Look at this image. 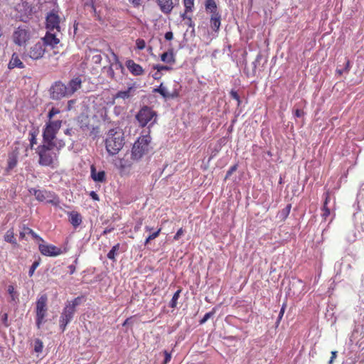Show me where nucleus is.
I'll list each match as a JSON object with an SVG mask.
<instances>
[{
    "mask_svg": "<svg viewBox=\"0 0 364 364\" xmlns=\"http://www.w3.org/2000/svg\"><path fill=\"white\" fill-rule=\"evenodd\" d=\"M90 53L92 54L91 60L93 63L100 65L102 63V57L100 53L99 50L93 49L90 50Z\"/></svg>",
    "mask_w": 364,
    "mask_h": 364,
    "instance_id": "obj_29",
    "label": "nucleus"
},
{
    "mask_svg": "<svg viewBox=\"0 0 364 364\" xmlns=\"http://www.w3.org/2000/svg\"><path fill=\"white\" fill-rule=\"evenodd\" d=\"M69 222L75 228H77L82 221V218L80 213L77 211H71L68 213Z\"/></svg>",
    "mask_w": 364,
    "mask_h": 364,
    "instance_id": "obj_20",
    "label": "nucleus"
},
{
    "mask_svg": "<svg viewBox=\"0 0 364 364\" xmlns=\"http://www.w3.org/2000/svg\"><path fill=\"white\" fill-rule=\"evenodd\" d=\"M124 144V134L121 130L110 129L105 139V146L111 155L117 154Z\"/></svg>",
    "mask_w": 364,
    "mask_h": 364,
    "instance_id": "obj_3",
    "label": "nucleus"
},
{
    "mask_svg": "<svg viewBox=\"0 0 364 364\" xmlns=\"http://www.w3.org/2000/svg\"><path fill=\"white\" fill-rule=\"evenodd\" d=\"M60 23V18L57 12L52 11L48 14L46 18V28L47 31L61 33Z\"/></svg>",
    "mask_w": 364,
    "mask_h": 364,
    "instance_id": "obj_10",
    "label": "nucleus"
},
{
    "mask_svg": "<svg viewBox=\"0 0 364 364\" xmlns=\"http://www.w3.org/2000/svg\"><path fill=\"white\" fill-rule=\"evenodd\" d=\"M40 261H41V259H39L38 260L33 262V263L31 266L29 272H28V275L30 277H32L33 275L35 270L40 265Z\"/></svg>",
    "mask_w": 364,
    "mask_h": 364,
    "instance_id": "obj_42",
    "label": "nucleus"
},
{
    "mask_svg": "<svg viewBox=\"0 0 364 364\" xmlns=\"http://www.w3.org/2000/svg\"><path fill=\"white\" fill-rule=\"evenodd\" d=\"M68 269L70 270V274H73L75 272V266L73 264H70L68 266Z\"/></svg>",
    "mask_w": 364,
    "mask_h": 364,
    "instance_id": "obj_59",
    "label": "nucleus"
},
{
    "mask_svg": "<svg viewBox=\"0 0 364 364\" xmlns=\"http://www.w3.org/2000/svg\"><path fill=\"white\" fill-rule=\"evenodd\" d=\"M126 66L129 71L134 76L142 75L144 73L143 68L133 60H127L126 61Z\"/></svg>",
    "mask_w": 364,
    "mask_h": 364,
    "instance_id": "obj_15",
    "label": "nucleus"
},
{
    "mask_svg": "<svg viewBox=\"0 0 364 364\" xmlns=\"http://www.w3.org/2000/svg\"><path fill=\"white\" fill-rule=\"evenodd\" d=\"M205 9L211 14H218L217 4L215 0H206L205 4Z\"/></svg>",
    "mask_w": 364,
    "mask_h": 364,
    "instance_id": "obj_27",
    "label": "nucleus"
},
{
    "mask_svg": "<svg viewBox=\"0 0 364 364\" xmlns=\"http://www.w3.org/2000/svg\"><path fill=\"white\" fill-rule=\"evenodd\" d=\"M304 115V112L301 109H296L294 112V116L296 117H301Z\"/></svg>",
    "mask_w": 364,
    "mask_h": 364,
    "instance_id": "obj_53",
    "label": "nucleus"
},
{
    "mask_svg": "<svg viewBox=\"0 0 364 364\" xmlns=\"http://www.w3.org/2000/svg\"><path fill=\"white\" fill-rule=\"evenodd\" d=\"M151 136L149 134L139 136L134 142L132 149V159L140 160L150 150Z\"/></svg>",
    "mask_w": 364,
    "mask_h": 364,
    "instance_id": "obj_4",
    "label": "nucleus"
},
{
    "mask_svg": "<svg viewBox=\"0 0 364 364\" xmlns=\"http://www.w3.org/2000/svg\"><path fill=\"white\" fill-rule=\"evenodd\" d=\"M46 49L44 43L41 41L25 48L22 54L23 59H31L32 60H38L43 58Z\"/></svg>",
    "mask_w": 364,
    "mask_h": 364,
    "instance_id": "obj_6",
    "label": "nucleus"
},
{
    "mask_svg": "<svg viewBox=\"0 0 364 364\" xmlns=\"http://www.w3.org/2000/svg\"><path fill=\"white\" fill-rule=\"evenodd\" d=\"M286 307H287V304L284 303L282 306V308H281V310L279 311V316H278V318H277V323H278L280 322V321L282 320V317L284 316Z\"/></svg>",
    "mask_w": 364,
    "mask_h": 364,
    "instance_id": "obj_46",
    "label": "nucleus"
},
{
    "mask_svg": "<svg viewBox=\"0 0 364 364\" xmlns=\"http://www.w3.org/2000/svg\"><path fill=\"white\" fill-rule=\"evenodd\" d=\"M321 211H322L321 218H323V220H326L328 217L331 214L330 209L328 208V207L327 205H323V207L321 208Z\"/></svg>",
    "mask_w": 364,
    "mask_h": 364,
    "instance_id": "obj_39",
    "label": "nucleus"
},
{
    "mask_svg": "<svg viewBox=\"0 0 364 364\" xmlns=\"http://www.w3.org/2000/svg\"><path fill=\"white\" fill-rule=\"evenodd\" d=\"M134 7H139L141 4V0H128Z\"/></svg>",
    "mask_w": 364,
    "mask_h": 364,
    "instance_id": "obj_51",
    "label": "nucleus"
},
{
    "mask_svg": "<svg viewBox=\"0 0 364 364\" xmlns=\"http://www.w3.org/2000/svg\"><path fill=\"white\" fill-rule=\"evenodd\" d=\"M38 249L43 255L47 257H56L65 252V250L50 244H40Z\"/></svg>",
    "mask_w": 364,
    "mask_h": 364,
    "instance_id": "obj_13",
    "label": "nucleus"
},
{
    "mask_svg": "<svg viewBox=\"0 0 364 364\" xmlns=\"http://www.w3.org/2000/svg\"><path fill=\"white\" fill-rule=\"evenodd\" d=\"M173 38V34L171 31H168L165 33V38L167 41H171Z\"/></svg>",
    "mask_w": 364,
    "mask_h": 364,
    "instance_id": "obj_55",
    "label": "nucleus"
},
{
    "mask_svg": "<svg viewBox=\"0 0 364 364\" xmlns=\"http://www.w3.org/2000/svg\"><path fill=\"white\" fill-rule=\"evenodd\" d=\"M90 1L91 7H92L93 11L95 13L96 12V8H95V1L96 0H90Z\"/></svg>",
    "mask_w": 364,
    "mask_h": 364,
    "instance_id": "obj_62",
    "label": "nucleus"
},
{
    "mask_svg": "<svg viewBox=\"0 0 364 364\" xmlns=\"http://www.w3.org/2000/svg\"><path fill=\"white\" fill-rule=\"evenodd\" d=\"M183 4L185 6V13L181 15V17L185 19L186 18V14L193 11L194 0H183Z\"/></svg>",
    "mask_w": 364,
    "mask_h": 364,
    "instance_id": "obj_30",
    "label": "nucleus"
},
{
    "mask_svg": "<svg viewBox=\"0 0 364 364\" xmlns=\"http://www.w3.org/2000/svg\"><path fill=\"white\" fill-rule=\"evenodd\" d=\"M7 321H8V314H4L2 316V321L6 327L9 326V323H8Z\"/></svg>",
    "mask_w": 364,
    "mask_h": 364,
    "instance_id": "obj_56",
    "label": "nucleus"
},
{
    "mask_svg": "<svg viewBox=\"0 0 364 364\" xmlns=\"http://www.w3.org/2000/svg\"><path fill=\"white\" fill-rule=\"evenodd\" d=\"M16 68L22 69L25 68V65L21 61L18 54L16 53H14L8 64V68L12 70Z\"/></svg>",
    "mask_w": 364,
    "mask_h": 364,
    "instance_id": "obj_19",
    "label": "nucleus"
},
{
    "mask_svg": "<svg viewBox=\"0 0 364 364\" xmlns=\"http://www.w3.org/2000/svg\"><path fill=\"white\" fill-rule=\"evenodd\" d=\"M18 164V157L15 154H11L9 155L7 159V166L5 169L6 172L9 173L11 170H13Z\"/></svg>",
    "mask_w": 364,
    "mask_h": 364,
    "instance_id": "obj_25",
    "label": "nucleus"
},
{
    "mask_svg": "<svg viewBox=\"0 0 364 364\" xmlns=\"http://www.w3.org/2000/svg\"><path fill=\"white\" fill-rule=\"evenodd\" d=\"M237 169V164H235V165L232 166L229 168V170L227 171V173L225 177V180H227L232 174V173L235 172Z\"/></svg>",
    "mask_w": 364,
    "mask_h": 364,
    "instance_id": "obj_45",
    "label": "nucleus"
},
{
    "mask_svg": "<svg viewBox=\"0 0 364 364\" xmlns=\"http://www.w3.org/2000/svg\"><path fill=\"white\" fill-rule=\"evenodd\" d=\"M29 141H30V148L32 149L33 146L37 144V135L38 132L36 130L31 131L29 132Z\"/></svg>",
    "mask_w": 364,
    "mask_h": 364,
    "instance_id": "obj_34",
    "label": "nucleus"
},
{
    "mask_svg": "<svg viewBox=\"0 0 364 364\" xmlns=\"http://www.w3.org/2000/svg\"><path fill=\"white\" fill-rule=\"evenodd\" d=\"M154 92L159 93L164 98H168L170 97L169 94L166 91V87L163 86L162 83L160 85L159 87L155 88L154 90Z\"/></svg>",
    "mask_w": 364,
    "mask_h": 364,
    "instance_id": "obj_35",
    "label": "nucleus"
},
{
    "mask_svg": "<svg viewBox=\"0 0 364 364\" xmlns=\"http://www.w3.org/2000/svg\"><path fill=\"white\" fill-rule=\"evenodd\" d=\"M154 69L157 70V71H159V72H161L163 70H170L171 69V68L168 65H156L154 67Z\"/></svg>",
    "mask_w": 364,
    "mask_h": 364,
    "instance_id": "obj_47",
    "label": "nucleus"
},
{
    "mask_svg": "<svg viewBox=\"0 0 364 364\" xmlns=\"http://www.w3.org/2000/svg\"><path fill=\"white\" fill-rule=\"evenodd\" d=\"M90 176L95 182L104 183L106 181V173L105 171L97 172L95 165L90 166Z\"/></svg>",
    "mask_w": 364,
    "mask_h": 364,
    "instance_id": "obj_18",
    "label": "nucleus"
},
{
    "mask_svg": "<svg viewBox=\"0 0 364 364\" xmlns=\"http://www.w3.org/2000/svg\"><path fill=\"white\" fill-rule=\"evenodd\" d=\"M344 69L343 70H341V69H337L336 70V73L339 75H341L343 73H344Z\"/></svg>",
    "mask_w": 364,
    "mask_h": 364,
    "instance_id": "obj_63",
    "label": "nucleus"
},
{
    "mask_svg": "<svg viewBox=\"0 0 364 364\" xmlns=\"http://www.w3.org/2000/svg\"><path fill=\"white\" fill-rule=\"evenodd\" d=\"M336 357H337V351H336V350L332 351L331 358L328 361V364H333L334 362V360L336 358Z\"/></svg>",
    "mask_w": 364,
    "mask_h": 364,
    "instance_id": "obj_52",
    "label": "nucleus"
},
{
    "mask_svg": "<svg viewBox=\"0 0 364 364\" xmlns=\"http://www.w3.org/2000/svg\"><path fill=\"white\" fill-rule=\"evenodd\" d=\"M4 240L14 245H17V242L14 237V232L13 228H11L6 231L4 235Z\"/></svg>",
    "mask_w": 364,
    "mask_h": 364,
    "instance_id": "obj_28",
    "label": "nucleus"
},
{
    "mask_svg": "<svg viewBox=\"0 0 364 364\" xmlns=\"http://www.w3.org/2000/svg\"><path fill=\"white\" fill-rule=\"evenodd\" d=\"M108 74H109V76L112 78V79H114V70L112 68V65H111L109 68V70H108Z\"/></svg>",
    "mask_w": 364,
    "mask_h": 364,
    "instance_id": "obj_58",
    "label": "nucleus"
},
{
    "mask_svg": "<svg viewBox=\"0 0 364 364\" xmlns=\"http://www.w3.org/2000/svg\"><path fill=\"white\" fill-rule=\"evenodd\" d=\"M81 84L82 80L80 77L73 78L69 82L68 85L67 87L68 89L70 96H71L81 87Z\"/></svg>",
    "mask_w": 364,
    "mask_h": 364,
    "instance_id": "obj_23",
    "label": "nucleus"
},
{
    "mask_svg": "<svg viewBox=\"0 0 364 364\" xmlns=\"http://www.w3.org/2000/svg\"><path fill=\"white\" fill-rule=\"evenodd\" d=\"M215 314V310L213 309L211 311L206 313L203 318L200 321V324L205 323L210 317Z\"/></svg>",
    "mask_w": 364,
    "mask_h": 364,
    "instance_id": "obj_41",
    "label": "nucleus"
},
{
    "mask_svg": "<svg viewBox=\"0 0 364 364\" xmlns=\"http://www.w3.org/2000/svg\"><path fill=\"white\" fill-rule=\"evenodd\" d=\"M135 91L136 86L134 85H132V86H129L126 90H121L117 92L114 95V99H129L134 95Z\"/></svg>",
    "mask_w": 364,
    "mask_h": 364,
    "instance_id": "obj_17",
    "label": "nucleus"
},
{
    "mask_svg": "<svg viewBox=\"0 0 364 364\" xmlns=\"http://www.w3.org/2000/svg\"><path fill=\"white\" fill-rule=\"evenodd\" d=\"M119 247H120L119 243H117L115 245H114L112 247V249L109 250V252L107 253V258L112 261H115V256L117 255V252L119 250Z\"/></svg>",
    "mask_w": 364,
    "mask_h": 364,
    "instance_id": "obj_31",
    "label": "nucleus"
},
{
    "mask_svg": "<svg viewBox=\"0 0 364 364\" xmlns=\"http://www.w3.org/2000/svg\"><path fill=\"white\" fill-rule=\"evenodd\" d=\"M28 191L31 194L34 195L36 200H38V201L43 202L46 199L47 192L45 191H41L31 188L28 190Z\"/></svg>",
    "mask_w": 364,
    "mask_h": 364,
    "instance_id": "obj_26",
    "label": "nucleus"
},
{
    "mask_svg": "<svg viewBox=\"0 0 364 364\" xmlns=\"http://www.w3.org/2000/svg\"><path fill=\"white\" fill-rule=\"evenodd\" d=\"M291 205L288 204L284 208L279 211L278 217L281 219V220H284L288 217L291 210Z\"/></svg>",
    "mask_w": 364,
    "mask_h": 364,
    "instance_id": "obj_32",
    "label": "nucleus"
},
{
    "mask_svg": "<svg viewBox=\"0 0 364 364\" xmlns=\"http://www.w3.org/2000/svg\"><path fill=\"white\" fill-rule=\"evenodd\" d=\"M70 97L67 85L61 82H56L50 88V97L53 100H60Z\"/></svg>",
    "mask_w": 364,
    "mask_h": 364,
    "instance_id": "obj_11",
    "label": "nucleus"
},
{
    "mask_svg": "<svg viewBox=\"0 0 364 364\" xmlns=\"http://www.w3.org/2000/svg\"><path fill=\"white\" fill-rule=\"evenodd\" d=\"M323 196H324V201H323V205L328 206V204L331 200L329 191H326V192L323 194Z\"/></svg>",
    "mask_w": 364,
    "mask_h": 364,
    "instance_id": "obj_48",
    "label": "nucleus"
},
{
    "mask_svg": "<svg viewBox=\"0 0 364 364\" xmlns=\"http://www.w3.org/2000/svg\"><path fill=\"white\" fill-rule=\"evenodd\" d=\"M161 231V228H159L156 231L150 234L145 240L144 245H146L151 240L156 238Z\"/></svg>",
    "mask_w": 364,
    "mask_h": 364,
    "instance_id": "obj_36",
    "label": "nucleus"
},
{
    "mask_svg": "<svg viewBox=\"0 0 364 364\" xmlns=\"http://www.w3.org/2000/svg\"><path fill=\"white\" fill-rule=\"evenodd\" d=\"M90 197L94 200H99V196L95 192V191H91L90 193Z\"/></svg>",
    "mask_w": 364,
    "mask_h": 364,
    "instance_id": "obj_57",
    "label": "nucleus"
},
{
    "mask_svg": "<svg viewBox=\"0 0 364 364\" xmlns=\"http://www.w3.org/2000/svg\"><path fill=\"white\" fill-rule=\"evenodd\" d=\"M145 230H146V231H151V230H152V228H150L149 226H146L145 227Z\"/></svg>",
    "mask_w": 364,
    "mask_h": 364,
    "instance_id": "obj_64",
    "label": "nucleus"
},
{
    "mask_svg": "<svg viewBox=\"0 0 364 364\" xmlns=\"http://www.w3.org/2000/svg\"><path fill=\"white\" fill-rule=\"evenodd\" d=\"M8 292L10 294L12 301H15L18 298V294L15 291L14 286L9 285L8 287Z\"/></svg>",
    "mask_w": 364,
    "mask_h": 364,
    "instance_id": "obj_40",
    "label": "nucleus"
},
{
    "mask_svg": "<svg viewBox=\"0 0 364 364\" xmlns=\"http://www.w3.org/2000/svg\"><path fill=\"white\" fill-rule=\"evenodd\" d=\"M132 316H130L129 318H127L124 321V323H122V326H125L126 325H128L130 323V321L132 319Z\"/></svg>",
    "mask_w": 364,
    "mask_h": 364,
    "instance_id": "obj_61",
    "label": "nucleus"
},
{
    "mask_svg": "<svg viewBox=\"0 0 364 364\" xmlns=\"http://www.w3.org/2000/svg\"><path fill=\"white\" fill-rule=\"evenodd\" d=\"M161 60L168 64L173 65L176 63V58L173 49L168 50L161 55Z\"/></svg>",
    "mask_w": 364,
    "mask_h": 364,
    "instance_id": "obj_24",
    "label": "nucleus"
},
{
    "mask_svg": "<svg viewBox=\"0 0 364 364\" xmlns=\"http://www.w3.org/2000/svg\"><path fill=\"white\" fill-rule=\"evenodd\" d=\"M221 25V15L220 13L211 14L210 18V26L213 31L218 32Z\"/></svg>",
    "mask_w": 364,
    "mask_h": 364,
    "instance_id": "obj_22",
    "label": "nucleus"
},
{
    "mask_svg": "<svg viewBox=\"0 0 364 364\" xmlns=\"http://www.w3.org/2000/svg\"><path fill=\"white\" fill-rule=\"evenodd\" d=\"M136 46L137 49L143 50L146 47V42L144 39L138 38L136 41Z\"/></svg>",
    "mask_w": 364,
    "mask_h": 364,
    "instance_id": "obj_44",
    "label": "nucleus"
},
{
    "mask_svg": "<svg viewBox=\"0 0 364 364\" xmlns=\"http://www.w3.org/2000/svg\"><path fill=\"white\" fill-rule=\"evenodd\" d=\"M60 113V109L52 107L48 112V118L49 121L46 123L43 132V141L46 142H53L56 134L62 125V120H52L53 117Z\"/></svg>",
    "mask_w": 364,
    "mask_h": 364,
    "instance_id": "obj_2",
    "label": "nucleus"
},
{
    "mask_svg": "<svg viewBox=\"0 0 364 364\" xmlns=\"http://www.w3.org/2000/svg\"><path fill=\"white\" fill-rule=\"evenodd\" d=\"M26 235H31L34 240L43 242V238L36 234L31 228L23 225L22 230L19 233V237L21 239L23 240L26 237Z\"/></svg>",
    "mask_w": 364,
    "mask_h": 364,
    "instance_id": "obj_21",
    "label": "nucleus"
},
{
    "mask_svg": "<svg viewBox=\"0 0 364 364\" xmlns=\"http://www.w3.org/2000/svg\"><path fill=\"white\" fill-rule=\"evenodd\" d=\"M110 51H111V53L113 55L114 60H116V63L114 65L115 66V68L116 69H119V70H121V71H123L124 70V68L123 65L122 64V63H120L119 61L117 55L114 53V52L112 49H110Z\"/></svg>",
    "mask_w": 364,
    "mask_h": 364,
    "instance_id": "obj_38",
    "label": "nucleus"
},
{
    "mask_svg": "<svg viewBox=\"0 0 364 364\" xmlns=\"http://www.w3.org/2000/svg\"><path fill=\"white\" fill-rule=\"evenodd\" d=\"M181 291L182 289L180 288L179 289H178L173 294L170 303H169V306L174 309L177 306V304H178V299L180 296V294L181 293Z\"/></svg>",
    "mask_w": 364,
    "mask_h": 364,
    "instance_id": "obj_33",
    "label": "nucleus"
},
{
    "mask_svg": "<svg viewBox=\"0 0 364 364\" xmlns=\"http://www.w3.org/2000/svg\"><path fill=\"white\" fill-rule=\"evenodd\" d=\"M32 33L26 26L17 27L12 34V41L14 44L18 46H26L31 39Z\"/></svg>",
    "mask_w": 364,
    "mask_h": 364,
    "instance_id": "obj_7",
    "label": "nucleus"
},
{
    "mask_svg": "<svg viewBox=\"0 0 364 364\" xmlns=\"http://www.w3.org/2000/svg\"><path fill=\"white\" fill-rule=\"evenodd\" d=\"M47 301L48 297L46 294L41 295L36 301V326L38 329L41 328L42 323L45 322L48 311Z\"/></svg>",
    "mask_w": 364,
    "mask_h": 364,
    "instance_id": "obj_8",
    "label": "nucleus"
},
{
    "mask_svg": "<svg viewBox=\"0 0 364 364\" xmlns=\"http://www.w3.org/2000/svg\"><path fill=\"white\" fill-rule=\"evenodd\" d=\"M133 161H134L132 159V155L130 156L124 155L123 158L119 160L117 166L121 176L129 174Z\"/></svg>",
    "mask_w": 364,
    "mask_h": 364,
    "instance_id": "obj_14",
    "label": "nucleus"
},
{
    "mask_svg": "<svg viewBox=\"0 0 364 364\" xmlns=\"http://www.w3.org/2000/svg\"><path fill=\"white\" fill-rule=\"evenodd\" d=\"M36 153L39 156L38 163L41 166H48L52 168L56 167L59 149L56 147L54 142H46L38 146Z\"/></svg>",
    "mask_w": 364,
    "mask_h": 364,
    "instance_id": "obj_1",
    "label": "nucleus"
},
{
    "mask_svg": "<svg viewBox=\"0 0 364 364\" xmlns=\"http://www.w3.org/2000/svg\"><path fill=\"white\" fill-rule=\"evenodd\" d=\"M43 348V343L41 340L36 338L35 340L34 350L36 353H41Z\"/></svg>",
    "mask_w": 364,
    "mask_h": 364,
    "instance_id": "obj_37",
    "label": "nucleus"
},
{
    "mask_svg": "<svg viewBox=\"0 0 364 364\" xmlns=\"http://www.w3.org/2000/svg\"><path fill=\"white\" fill-rule=\"evenodd\" d=\"M154 118V121L156 119V113L154 111L151 107L147 106H144L140 109L137 114L136 115V119L139 122L141 127H144L146 126L149 122H151Z\"/></svg>",
    "mask_w": 364,
    "mask_h": 364,
    "instance_id": "obj_9",
    "label": "nucleus"
},
{
    "mask_svg": "<svg viewBox=\"0 0 364 364\" xmlns=\"http://www.w3.org/2000/svg\"><path fill=\"white\" fill-rule=\"evenodd\" d=\"M60 33H58V31H47L46 35L41 38V41L44 43L45 47L49 46L54 49L60 42Z\"/></svg>",
    "mask_w": 364,
    "mask_h": 364,
    "instance_id": "obj_12",
    "label": "nucleus"
},
{
    "mask_svg": "<svg viewBox=\"0 0 364 364\" xmlns=\"http://www.w3.org/2000/svg\"><path fill=\"white\" fill-rule=\"evenodd\" d=\"M113 230H114V228H106L104 230V231H103L102 234H103V235H107V233H109V232H112V231H113Z\"/></svg>",
    "mask_w": 364,
    "mask_h": 364,
    "instance_id": "obj_60",
    "label": "nucleus"
},
{
    "mask_svg": "<svg viewBox=\"0 0 364 364\" xmlns=\"http://www.w3.org/2000/svg\"><path fill=\"white\" fill-rule=\"evenodd\" d=\"M350 60L348 58H346V65L344 68L345 73H348L350 71Z\"/></svg>",
    "mask_w": 364,
    "mask_h": 364,
    "instance_id": "obj_54",
    "label": "nucleus"
},
{
    "mask_svg": "<svg viewBox=\"0 0 364 364\" xmlns=\"http://www.w3.org/2000/svg\"><path fill=\"white\" fill-rule=\"evenodd\" d=\"M183 229L182 228H181L176 233V235L173 236V240H178L180 237L183 234Z\"/></svg>",
    "mask_w": 364,
    "mask_h": 364,
    "instance_id": "obj_50",
    "label": "nucleus"
},
{
    "mask_svg": "<svg viewBox=\"0 0 364 364\" xmlns=\"http://www.w3.org/2000/svg\"><path fill=\"white\" fill-rule=\"evenodd\" d=\"M80 304V298L74 299L65 305L60 317V327L62 331L66 329L67 325L73 320L76 311V306Z\"/></svg>",
    "mask_w": 364,
    "mask_h": 364,
    "instance_id": "obj_5",
    "label": "nucleus"
},
{
    "mask_svg": "<svg viewBox=\"0 0 364 364\" xmlns=\"http://www.w3.org/2000/svg\"><path fill=\"white\" fill-rule=\"evenodd\" d=\"M164 354L165 356L164 364H167L171 359V355L167 350H164Z\"/></svg>",
    "mask_w": 364,
    "mask_h": 364,
    "instance_id": "obj_49",
    "label": "nucleus"
},
{
    "mask_svg": "<svg viewBox=\"0 0 364 364\" xmlns=\"http://www.w3.org/2000/svg\"><path fill=\"white\" fill-rule=\"evenodd\" d=\"M156 3L164 14H169L174 8L173 0H156Z\"/></svg>",
    "mask_w": 364,
    "mask_h": 364,
    "instance_id": "obj_16",
    "label": "nucleus"
},
{
    "mask_svg": "<svg viewBox=\"0 0 364 364\" xmlns=\"http://www.w3.org/2000/svg\"><path fill=\"white\" fill-rule=\"evenodd\" d=\"M230 95L232 99L235 100L237 102V107H239L241 104V100L238 93L236 91L232 90L230 92Z\"/></svg>",
    "mask_w": 364,
    "mask_h": 364,
    "instance_id": "obj_43",
    "label": "nucleus"
}]
</instances>
